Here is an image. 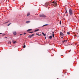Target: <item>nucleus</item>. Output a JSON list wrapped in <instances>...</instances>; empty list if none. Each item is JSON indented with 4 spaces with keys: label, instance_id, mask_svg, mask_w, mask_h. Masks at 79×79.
<instances>
[{
    "label": "nucleus",
    "instance_id": "nucleus-28",
    "mask_svg": "<svg viewBox=\"0 0 79 79\" xmlns=\"http://www.w3.org/2000/svg\"><path fill=\"white\" fill-rule=\"evenodd\" d=\"M67 13V10H66V12H65V13Z\"/></svg>",
    "mask_w": 79,
    "mask_h": 79
},
{
    "label": "nucleus",
    "instance_id": "nucleus-14",
    "mask_svg": "<svg viewBox=\"0 0 79 79\" xmlns=\"http://www.w3.org/2000/svg\"><path fill=\"white\" fill-rule=\"evenodd\" d=\"M48 26V24H45L44 25L42 26V27H44V26Z\"/></svg>",
    "mask_w": 79,
    "mask_h": 79
},
{
    "label": "nucleus",
    "instance_id": "nucleus-6",
    "mask_svg": "<svg viewBox=\"0 0 79 79\" xmlns=\"http://www.w3.org/2000/svg\"><path fill=\"white\" fill-rule=\"evenodd\" d=\"M13 34L14 35H16V31L13 32Z\"/></svg>",
    "mask_w": 79,
    "mask_h": 79
},
{
    "label": "nucleus",
    "instance_id": "nucleus-33",
    "mask_svg": "<svg viewBox=\"0 0 79 79\" xmlns=\"http://www.w3.org/2000/svg\"><path fill=\"white\" fill-rule=\"evenodd\" d=\"M38 35H39V36H40V35L38 34Z\"/></svg>",
    "mask_w": 79,
    "mask_h": 79
},
{
    "label": "nucleus",
    "instance_id": "nucleus-36",
    "mask_svg": "<svg viewBox=\"0 0 79 79\" xmlns=\"http://www.w3.org/2000/svg\"><path fill=\"white\" fill-rule=\"evenodd\" d=\"M45 39H46V37H45Z\"/></svg>",
    "mask_w": 79,
    "mask_h": 79
},
{
    "label": "nucleus",
    "instance_id": "nucleus-12",
    "mask_svg": "<svg viewBox=\"0 0 79 79\" xmlns=\"http://www.w3.org/2000/svg\"><path fill=\"white\" fill-rule=\"evenodd\" d=\"M39 29L36 30L35 31V32H37V31H39Z\"/></svg>",
    "mask_w": 79,
    "mask_h": 79
},
{
    "label": "nucleus",
    "instance_id": "nucleus-2",
    "mask_svg": "<svg viewBox=\"0 0 79 79\" xmlns=\"http://www.w3.org/2000/svg\"><path fill=\"white\" fill-rule=\"evenodd\" d=\"M52 5H53L55 7L56 6H57V3H56V2H55V1H53L52 2Z\"/></svg>",
    "mask_w": 79,
    "mask_h": 79
},
{
    "label": "nucleus",
    "instance_id": "nucleus-5",
    "mask_svg": "<svg viewBox=\"0 0 79 79\" xmlns=\"http://www.w3.org/2000/svg\"><path fill=\"white\" fill-rule=\"evenodd\" d=\"M60 35H61V36H63V37H64V35L61 32H60Z\"/></svg>",
    "mask_w": 79,
    "mask_h": 79
},
{
    "label": "nucleus",
    "instance_id": "nucleus-32",
    "mask_svg": "<svg viewBox=\"0 0 79 79\" xmlns=\"http://www.w3.org/2000/svg\"><path fill=\"white\" fill-rule=\"evenodd\" d=\"M36 35H38V34L37 33L36 34Z\"/></svg>",
    "mask_w": 79,
    "mask_h": 79
},
{
    "label": "nucleus",
    "instance_id": "nucleus-27",
    "mask_svg": "<svg viewBox=\"0 0 79 79\" xmlns=\"http://www.w3.org/2000/svg\"><path fill=\"white\" fill-rule=\"evenodd\" d=\"M26 34V33H24V35H25V34Z\"/></svg>",
    "mask_w": 79,
    "mask_h": 79
},
{
    "label": "nucleus",
    "instance_id": "nucleus-24",
    "mask_svg": "<svg viewBox=\"0 0 79 79\" xmlns=\"http://www.w3.org/2000/svg\"><path fill=\"white\" fill-rule=\"evenodd\" d=\"M61 21H60V24H61Z\"/></svg>",
    "mask_w": 79,
    "mask_h": 79
},
{
    "label": "nucleus",
    "instance_id": "nucleus-4",
    "mask_svg": "<svg viewBox=\"0 0 79 79\" xmlns=\"http://www.w3.org/2000/svg\"><path fill=\"white\" fill-rule=\"evenodd\" d=\"M40 17H41V18H45V15H40Z\"/></svg>",
    "mask_w": 79,
    "mask_h": 79
},
{
    "label": "nucleus",
    "instance_id": "nucleus-18",
    "mask_svg": "<svg viewBox=\"0 0 79 79\" xmlns=\"http://www.w3.org/2000/svg\"><path fill=\"white\" fill-rule=\"evenodd\" d=\"M34 34H32V35H31V37H33V36H34Z\"/></svg>",
    "mask_w": 79,
    "mask_h": 79
},
{
    "label": "nucleus",
    "instance_id": "nucleus-29",
    "mask_svg": "<svg viewBox=\"0 0 79 79\" xmlns=\"http://www.w3.org/2000/svg\"><path fill=\"white\" fill-rule=\"evenodd\" d=\"M52 34H54V32H52Z\"/></svg>",
    "mask_w": 79,
    "mask_h": 79
},
{
    "label": "nucleus",
    "instance_id": "nucleus-8",
    "mask_svg": "<svg viewBox=\"0 0 79 79\" xmlns=\"http://www.w3.org/2000/svg\"><path fill=\"white\" fill-rule=\"evenodd\" d=\"M12 42L14 44H16V41L15 40H13L12 41Z\"/></svg>",
    "mask_w": 79,
    "mask_h": 79
},
{
    "label": "nucleus",
    "instance_id": "nucleus-20",
    "mask_svg": "<svg viewBox=\"0 0 79 79\" xmlns=\"http://www.w3.org/2000/svg\"><path fill=\"white\" fill-rule=\"evenodd\" d=\"M52 36H53V37H55V35L54 34H52Z\"/></svg>",
    "mask_w": 79,
    "mask_h": 79
},
{
    "label": "nucleus",
    "instance_id": "nucleus-7",
    "mask_svg": "<svg viewBox=\"0 0 79 79\" xmlns=\"http://www.w3.org/2000/svg\"><path fill=\"white\" fill-rule=\"evenodd\" d=\"M68 41V40H64L63 41V43H64V42H66Z\"/></svg>",
    "mask_w": 79,
    "mask_h": 79
},
{
    "label": "nucleus",
    "instance_id": "nucleus-15",
    "mask_svg": "<svg viewBox=\"0 0 79 79\" xmlns=\"http://www.w3.org/2000/svg\"><path fill=\"white\" fill-rule=\"evenodd\" d=\"M29 15H30V13H28L27 14V16H29Z\"/></svg>",
    "mask_w": 79,
    "mask_h": 79
},
{
    "label": "nucleus",
    "instance_id": "nucleus-10",
    "mask_svg": "<svg viewBox=\"0 0 79 79\" xmlns=\"http://www.w3.org/2000/svg\"><path fill=\"white\" fill-rule=\"evenodd\" d=\"M31 21H27L26 22V23H27V24H28V23H29Z\"/></svg>",
    "mask_w": 79,
    "mask_h": 79
},
{
    "label": "nucleus",
    "instance_id": "nucleus-35",
    "mask_svg": "<svg viewBox=\"0 0 79 79\" xmlns=\"http://www.w3.org/2000/svg\"><path fill=\"white\" fill-rule=\"evenodd\" d=\"M5 38H7V37H6Z\"/></svg>",
    "mask_w": 79,
    "mask_h": 79
},
{
    "label": "nucleus",
    "instance_id": "nucleus-21",
    "mask_svg": "<svg viewBox=\"0 0 79 79\" xmlns=\"http://www.w3.org/2000/svg\"><path fill=\"white\" fill-rule=\"evenodd\" d=\"M23 48H26V45H24L23 46Z\"/></svg>",
    "mask_w": 79,
    "mask_h": 79
},
{
    "label": "nucleus",
    "instance_id": "nucleus-9",
    "mask_svg": "<svg viewBox=\"0 0 79 79\" xmlns=\"http://www.w3.org/2000/svg\"><path fill=\"white\" fill-rule=\"evenodd\" d=\"M49 39H52V35L49 36Z\"/></svg>",
    "mask_w": 79,
    "mask_h": 79
},
{
    "label": "nucleus",
    "instance_id": "nucleus-25",
    "mask_svg": "<svg viewBox=\"0 0 79 79\" xmlns=\"http://www.w3.org/2000/svg\"><path fill=\"white\" fill-rule=\"evenodd\" d=\"M29 33H33V32L30 31L29 32Z\"/></svg>",
    "mask_w": 79,
    "mask_h": 79
},
{
    "label": "nucleus",
    "instance_id": "nucleus-1",
    "mask_svg": "<svg viewBox=\"0 0 79 79\" xmlns=\"http://www.w3.org/2000/svg\"><path fill=\"white\" fill-rule=\"evenodd\" d=\"M69 14L70 15H73V11H72V9H71L70 8L69 10Z\"/></svg>",
    "mask_w": 79,
    "mask_h": 79
},
{
    "label": "nucleus",
    "instance_id": "nucleus-22",
    "mask_svg": "<svg viewBox=\"0 0 79 79\" xmlns=\"http://www.w3.org/2000/svg\"><path fill=\"white\" fill-rule=\"evenodd\" d=\"M28 37H30V38H31V37H32V36H31V35H29Z\"/></svg>",
    "mask_w": 79,
    "mask_h": 79
},
{
    "label": "nucleus",
    "instance_id": "nucleus-17",
    "mask_svg": "<svg viewBox=\"0 0 79 79\" xmlns=\"http://www.w3.org/2000/svg\"><path fill=\"white\" fill-rule=\"evenodd\" d=\"M11 41H9L8 42V44H11Z\"/></svg>",
    "mask_w": 79,
    "mask_h": 79
},
{
    "label": "nucleus",
    "instance_id": "nucleus-3",
    "mask_svg": "<svg viewBox=\"0 0 79 79\" xmlns=\"http://www.w3.org/2000/svg\"><path fill=\"white\" fill-rule=\"evenodd\" d=\"M50 2H49L48 3H45V6H48V5H50Z\"/></svg>",
    "mask_w": 79,
    "mask_h": 79
},
{
    "label": "nucleus",
    "instance_id": "nucleus-34",
    "mask_svg": "<svg viewBox=\"0 0 79 79\" xmlns=\"http://www.w3.org/2000/svg\"><path fill=\"white\" fill-rule=\"evenodd\" d=\"M22 34H20V35H22Z\"/></svg>",
    "mask_w": 79,
    "mask_h": 79
},
{
    "label": "nucleus",
    "instance_id": "nucleus-16",
    "mask_svg": "<svg viewBox=\"0 0 79 79\" xmlns=\"http://www.w3.org/2000/svg\"><path fill=\"white\" fill-rule=\"evenodd\" d=\"M9 22H10V21L5 22V24H6V23H9Z\"/></svg>",
    "mask_w": 79,
    "mask_h": 79
},
{
    "label": "nucleus",
    "instance_id": "nucleus-23",
    "mask_svg": "<svg viewBox=\"0 0 79 79\" xmlns=\"http://www.w3.org/2000/svg\"><path fill=\"white\" fill-rule=\"evenodd\" d=\"M11 24V23H10L9 24H8V25H7V26H10V24Z\"/></svg>",
    "mask_w": 79,
    "mask_h": 79
},
{
    "label": "nucleus",
    "instance_id": "nucleus-26",
    "mask_svg": "<svg viewBox=\"0 0 79 79\" xmlns=\"http://www.w3.org/2000/svg\"><path fill=\"white\" fill-rule=\"evenodd\" d=\"M64 36H63L62 37H61V39H63V37H64Z\"/></svg>",
    "mask_w": 79,
    "mask_h": 79
},
{
    "label": "nucleus",
    "instance_id": "nucleus-31",
    "mask_svg": "<svg viewBox=\"0 0 79 79\" xmlns=\"http://www.w3.org/2000/svg\"><path fill=\"white\" fill-rule=\"evenodd\" d=\"M2 33H0V34H2Z\"/></svg>",
    "mask_w": 79,
    "mask_h": 79
},
{
    "label": "nucleus",
    "instance_id": "nucleus-30",
    "mask_svg": "<svg viewBox=\"0 0 79 79\" xmlns=\"http://www.w3.org/2000/svg\"><path fill=\"white\" fill-rule=\"evenodd\" d=\"M4 35H5V34L2 35V36H3Z\"/></svg>",
    "mask_w": 79,
    "mask_h": 79
},
{
    "label": "nucleus",
    "instance_id": "nucleus-13",
    "mask_svg": "<svg viewBox=\"0 0 79 79\" xmlns=\"http://www.w3.org/2000/svg\"><path fill=\"white\" fill-rule=\"evenodd\" d=\"M32 30V29H28L27 30V31H31Z\"/></svg>",
    "mask_w": 79,
    "mask_h": 79
},
{
    "label": "nucleus",
    "instance_id": "nucleus-19",
    "mask_svg": "<svg viewBox=\"0 0 79 79\" xmlns=\"http://www.w3.org/2000/svg\"><path fill=\"white\" fill-rule=\"evenodd\" d=\"M67 34L68 35H69V34H70V33L69 32H67Z\"/></svg>",
    "mask_w": 79,
    "mask_h": 79
},
{
    "label": "nucleus",
    "instance_id": "nucleus-11",
    "mask_svg": "<svg viewBox=\"0 0 79 79\" xmlns=\"http://www.w3.org/2000/svg\"><path fill=\"white\" fill-rule=\"evenodd\" d=\"M42 34H43L44 36H45L46 35L44 33V32L42 33Z\"/></svg>",
    "mask_w": 79,
    "mask_h": 79
}]
</instances>
